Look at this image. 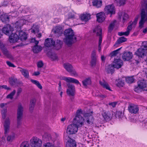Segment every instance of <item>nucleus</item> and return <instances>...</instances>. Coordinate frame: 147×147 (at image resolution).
<instances>
[{
  "label": "nucleus",
  "instance_id": "f257e3e1",
  "mask_svg": "<svg viewBox=\"0 0 147 147\" xmlns=\"http://www.w3.org/2000/svg\"><path fill=\"white\" fill-rule=\"evenodd\" d=\"M30 20L20 19L14 24V29L16 31L11 34L9 37V40L11 43H14L20 39L21 40H25L27 38L26 33L21 30V27L24 24H28Z\"/></svg>",
  "mask_w": 147,
  "mask_h": 147
},
{
  "label": "nucleus",
  "instance_id": "f03ea898",
  "mask_svg": "<svg viewBox=\"0 0 147 147\" xmlns=\"http://www.w3.org/2000/svg\"><path fill=\"white\" fill-rule=\"evenodd\" d=\"M65 38L64 42L67 45H71L76 41V38L73 30L71 28L66 29L64 32Z\"/></svg>",
  "mask_w": 147,
  "mask_h": 147
},
{
  "label": "nucleus",
  "instance_id": "7ed1b4c3",
  "mask_svg": "<svg viewBox=\"0 0 147 147\" xmlns=\"http://www.w3.org/2000/svg\"><path fill=\"white\" fill-rule=\"evenodd\" d=\"M82 111L81 109H78L76 111L75 117L74 118L73 123L79 127L84 125V119L81 115Z\"/></svg>",
  "mask_w": 147,
  "mask_h": 147
},
{
  "label": "nucleus",
  "instance_id": "20e7f679",
  "mask_svg": "<svg viewBox=\"0 0 147 147\" xmlns=\"http://www.w3.org/2000/svg\"><path fill=\"white\" fill-rule=\"evenodd\" d=\"M102 30L101 27L99 26H96L93 30V33L96 34L97 36H99L98 46V50L99 52L100 51L101 49V45L102 42Z\"/></svg>",
  "mask_w": 147,
  "mask_h": 147
},
{
  "label": "nucleus",
  "instance_id": "39448f33",
  "mask_svg": "<svg viewBox=\"0 0 147 147\" xmlns=\"http://www.w3.org/2000/svg\"><path fill=\"white\" fill-rule=\"evenodd\" d=\"M123 62L120 59H115L113 63V65H109V67L111 68V69H109L108 71L111 73L113 72L114 67L119 69L123 65Z\"/></svg>",
  "mask_w": 147,
  "mask_h": 147
},
{
  "label": "nucleus",
  "instance_id": "423d86ee",
  "mask_svg": "<svg viewBox=\"0 0 147 147\" xmlns=\"http://www.w3.org/2000/svg\"><path fill=\"white\" fill-rule=\"evenodd\" d=\"M79 127L75 123H73L67 126L66 132L69 134H75L78 131V128Z\"/></svg>",
  "mask_w": 147,
  "mask_h": 147
},
{
  "label": "nucleus",
  "instance_id": "0eeeda50",
  "mask_svg": "<svg viewBox=\"0 0 147 147\" xmlns=\"http://www.w3.org/2000/svg\"><path fill=\"white\" fill-rule=\"evenodd\" d=\"M30 143L32 147H40L42 144V141L38 138L33 137L30 140Z\"/></svg>",
  "mask_w": 147,
  "mask_h": 147
},
{
  "label": "nucleus",
  "instance_id": "6e6552de",
  "mask_svg": "<svg viewBox=\"0 0 147 147\" xmlns=\"http://www.w3.org/2000/svg\"><path fill=\"white\" fill-rule=\"evenodd\" d=\"M10 121L9 118H7L5 119L4 123V134L6 136L10 132Z\"/></svg>",
  "mask_w": 147,
  "mask_h": 147
},
{
  "label": "nucleus",
  "instance_id": "1a4fd4ad",
  "mask_svg": "<svg viewBox=\"0 0 147 147\" xmlns=\"http://www.w3.org/2000/svg\"><path fill=\"white\" fill-rule=\"evenodd\" d=\"M43 137L45 141H49L53 142L55 140L57 136L55 134L51 135L49 133H46L43 135Z\"/></svg>",
  "mask_w": 147,
  "mask_h": 147
},
{
  "label": "nucleus",
  "instance_id": "9d476101",
  "mask_svg": "<svg viewBox=\"0 0 147 147\" xmlns=\"http://www.w3.org/2000/svg\"><path fill=\"white\" fill-rule=\"evenodd\" d=\"M0 48L3 54L7 58L11 59H13V57L11 54L7 50L3 44L0 42Z\"/></svg>",
  "mask_w": 147,
  "mask_h": 147
},
{
  "label": "nucleus",
  "instance_id": "9b49d317",
  "mask_svg": "<svg viewBox=\"0 0 147 147\" xmlns=\"http://www.w3.org/2000/svg\"><path fill=\"white\" fill-rule=\"evenodd\" d=\"M24 110L23 107L22 105L19 104L17 109V122L19 123L22 118Z\"/></svg>",
  "mask_w": 147,
  "mask_h": 147
},
{
  "label": "nucleus",
  "instance_id": "f8f14e48",
  "mask_svg": "<svg viewBox=\"0 0 147 147\" xmlns=\"http://www.w3.org/2000/svg\"><path fill=\"white\" fill-rule=\"evenodd\" d=\"M105 11L107 14H114L115 13V7L113 5H108L105 6Z\"/></svg>",
  "mask_w": 147,
  "mask_h": 147
},
{
  "label": "nucleus",
  "instance_id": "ddd939ff",
  "mask_svg": "<svg viewBox=\"0 0 147 147\" xmlns=\"http://www.w3.org/2000/svg\"><path fill=\"white\" fill-rule=\"evenodd\" d=\"M128 110L132 113L136 114L139 111V108L137 105L133 104H130L128 107Z\"/></svg>",
  "mask_w": 147,
  "mask_h": 147
},
{
  "label": "nucleus",
  "instance_id": "4468645a",
  "mask_svg": "<svg viewBox=\"0 0 147 147\" xmlns=\"http://www.w3.org/2000/svg\"><path fill=\"white\" fill-rule=\"evenodd\" d=\"M14 30L15 31L14 28L13 29L11 27L10 25L8 24L5 26L2 29L3 32L7 35H9V34H10Z\"/></svg>",
  "mask_w": 147,
  "mask_h": 147
},
{
  "label": "nucleus",
  "instance_id": "2eb2a0df",
  "mask_svg": "<svg viewBox=\"0 0 147 147\" xmlns=\"http://www.w3.org/2000/svg\"><path fill=\"white\" fill-rule=\"evenodd\" d=\"M68 88L67 90V94L70 96H73L75 92L74 86L71 84L68 83L67 84Z\"/></svg>",
  "mask_w": 147,
  "mask_h": 147
},
{
  "label": "nucleus",
  "instance_id": "dca6fc26",
  "mask_svg": "<svg viewBox=\"0 0 147 147\" xmlns=\"http://www.w3.org/2000/svg\"><path fill=\"white\" fill-rule=\"evenodd\" d=\"M138 87H135L134 90L138 92V87L141 89H143L146 87L147 84L145 81L144 80L139 81L138 82Z\"/></svg>",
  "mask_w": 147,
  "mask_h": 147
},
{
  "label": "nucleus",
  "instance_id": "f3484780",
  "mask_svg": "<svg viewBox=\"0 0 147 147\" xmlns=\"http://www.w3.org/2000/svg\"><path fill=\"white\" fill-rule=\"evenodd\" d=\"M61 80H64L67 82L73 83L77 84H80L81 85L78 80L73 78L63 77L61 78Z\"/></svg>",
  "mask_w": 147,
  "mask_h": 147
},
{
  "label": "nucleus",
  "instance_id": "a211bd4d",
  "mask_svg": "<svg viewBox=\"0 0 147 147\" xmlns=\"http://www.w3.org/2000/svg\"><path fill=\"white\" fill-rule=\"evenodd\" d=\"M84 117L87 123L88 124H92L93 123L94 120L93 116L89 113H86L84 115Z\"/></svg>",
  "mask_w": 147,
  "mask_h": 147
},
{
  "label": "nucleus",
  "instance_id": "6ab92c4d",
  "mask_svg": "<svg viewBox=\"0 0 147 147\" xmlns=\"http://www.w3.org/2000/svg\"><path fill=\"white\" fill-rule=\"evenodd\" d=\"M132 53L129 52H124L123 54L122 58L123 60L128 61L132 58Z\"/></svg>",
  "mask_w": 147,
  "mask_h": 147
},
{
  "label": "nucleus",
  "instance_id": "aec40b11",
  "mask_svg": "<svg viewBox=\"0 0 147 147\" xmlns=\"http://www.w3.org/2000/svg\"><path fill=\"white\" fill-rule=\"evenodd\" d=\"M97 21L99 22H102L105 19V13L103 12H100L96 14Z\"/></svg>",
  "mask_w": 147,
  "mask_h": 147
},
{
  "label": "nucleus",
  "instance_id": "412c9836",
  "mask_svg": "<svg viewBox=\"0 0 147 147\" xmlns=\"http://www.w3.org/2000/svg\"><path fill=\"white\" fill-rule=\"evenodd\" d=\"M63 31L62 28L60 26H56L53 29L52 31L57 36L62 34Z\"/></svg>",
  "mask_w": 147,
  "mask_h": 147
},
{
  "label": "nucleus",
  "instance_id": "4be33fe9",
  "mask_svg": "<svg viewBox=\"0 0 147 147\" xmlns=\"http://www.w3.org/2000/svg\"><path fill=\"white\" fill-rule=\"evenodd\" d=\"M55 43V41L52 38H47L45 40V45L47 47L53 46Z\"/></svg>",
  "mask_w": 147,
  "mask_h": 147
},
{
  "label": "nucleus",
  "instance_id": "5701e85b",
  "mask_svg": "<svg viewBox=\"0 0 147 147\" xmlns=\"http://www.w3.org/2000/svg\"><path fill=\"white\" fill-rule=\"evenodd\" d=\"M145 52V49L143 48H140L137 50L135 53V54L139 57H142L144 55Z\"/></svg>",
  "mask_w": 147,
  "mask_h": 147
},
{
  "label": "nucleus",
  "instance_id": "b1692460",
  "mask_svg": "<svg viewBox=\"0 0 147 147\" xmlns=\"http://www.w3.org/2000/svg\"><path fill=\"white\" fill-rule=\"evenodd\" d=\"M76 142L72 139H70L66 144V147H76Z\"/></svg>",
  "mask_w": 147,
  "mask_h": 147
},
{
  "label": "nucleus",
  "instance_id": "393cba45",
  "mask_svg": "<svg viewBox=\"0 0 147 147\" xmlns=\"http://www.w3.org/2000/svg\"><path fill=\"white\" fill-rule=\"evenodd\" d=\"M102 115L105 120H110L112 117V115L110 114L109 112L103 111Z\"/></svg>",
  "mask_w": 147,
  "mask_h": 147
},
{
  "label": "nucleus",
  "instance_id": "a878e982",
  "mask_svg": "<svg viewBox=\"0 0 147 147\" xmlns=\"http://www.w3.org/2000/svg\"><path fill=\"white\" fill-rule=\"evenodd\" d=\"M92 3L94 6L97 8L100 7L102 5V2L101 0H93Z\"/></svg>",
  "mask_w": 147,
  "mask_h": 147
},
{
  "label": "nucleus",
  "instance_id": "bb28decb",
  "mask_svg": "<svg viewBox=\"0 0 147 147\" xmlns=\"http://www.w3.org/2000/svg\"><path fill=\"white\" fill-rule=\"evenodd\" d=\"M99 83L100 85L103 88L109 90H111L109 84L104 80H102V81H99Z\"/></svg>",
  "mask_w": 147,
  "mask_h": 147
},
{
  "label": "nucleus",
  "instance_id": "cd10ccee",
  "mask_svg": "<svg viewBox=\"0 0 147 147\" xmlns=\"http://www.w3.org/2000/svg\"><path fill=\"white\" fill-rule=\"evenodd\" d=\"M20 71L24 77L27 78H29V72L27 70L23 69H21L20 70Z\"/></svg>",
  "mask_w": 147,
  "mask_h": 147
},
{
  "label": "nucleus",
  "instance_id": "c85d7f7f",
  "mask_svg": "<svg viewBox=\"0 0 147 147\" xmlns=\"http://www.w3.org/2000/svg\"><path fill=\"white\" fill-rule=\"evenodd\" d=\"M116 22V20H113L111 22L108 27V30L109 32H111L113 30Z\"/></svg>",
  "mask_w": 147,
  "mask_h": 147
},
{
  "label": "nucleus",
  "instance_id": "c756f323",
  "mask_svg": "<svg viewBox=\"0 0 147 147\" xmlns=\"http://www.w3.org/2000/svg\"><path fill=\"white\" fill-rule=\"evenodd\" d=\"M6 137L7 141L11 142L15 138V134L14 133H11L6 136Z\"/></svg>",
  "mask_w": 147,
  "mask_h": 147
},
{
  "label": "nucleus",
  "instance_id": "7c9ffc66",
  "mask_svg": "<svg viewBox=\"0 0 147 147\" xmlns=\"http://www.w3.org/2000/svg\"><path fill=\"white\" fill-rule=\"evenodd\" d=\"M91 80L90 78H87L82 81V83L83 86L86 87L87 86L90 85L91 84Z\"/></svg>",
  "mask_w": 147,
  "mask_h": 147
},
{
  "label": "nucleus",
  "instance_id": "2f4dec72",
  "mask_svg": "<svg viewBox=\"0 0 147 147\" xmlns=\"http://www.w3.org/2000/svg\"><path fill=\"white\" fill-rule=\"evenodd\" d=\"M63 66L65 69L68 72L70 71L73 68L71 65L68 63H64Z\"/></svg>",
  "mask_w": 147,
  "mask_h": 147
},
{
  "label": "nucleus",
  "instance_id": "473e14b6",
  "mask_svg": "<svg viewBox=\"0 0 147 147\" xmlns=\"http://www.w3.org/2000/svg\"><path fill=\"white\" fill-rule=\"evenodd\" d=\"M0 18L3 22L6 23L9 21V17L7 15L5 14L2 15Z\"/></svg>",
  "mask_w": 147,
  "mask_h": 147
},
{
  "label": "nucleus",
  "instance_id": "72a5a7b5",
  "mask_svg": "<svg viewBox=\"0 0 147 147\" xmlns=\"http://www.w3.org/2000/svg\"><path fill=\"white\" fill-rule=\"evenodd\" d=\"M90 16L89 14H84L81 15V18L82 20L87 21L90 19Z\"/></svg>",
  "mask_w": 147,
  "mask_h": 147
},
{
  "label": "nucleus",
  "instance_id": "f704fd0d",
  "mask_svg": "<svg viewBox=\"0 0 147 147\" xmlns=\"http://www.w3.org/2000/svg\"><path fill=\"white\" fill-rule=\"evenodd\" d=\"M33 52L35 53H37L42 50V47L38 45L34 46L32 49Z\"/></svg>",
  "mask_w": 147,
  "mask_h": 147
},
{
  "label": "nucleus",
  "instance_id": "c9c22d12",
  "mask_svg": "<svg viewBox=\"0 0 147 147\" xmlns=\"http://www.w3.org/2000/svg\"><path fill=\"white\" fill-rule=\"evenodd\" d=\"M35 101L36 100L34 98L32 99L30 101L29 109L30 111H32L34 109Z\"/></svg>",
  "mask_w": 147,
  "mask_h": 147
},
{
  "label": "nucleus",
  "instance_id": "e433bc0d",
  "mask_svg": "<svg viewBox=\"0 0 147 147\" xmlns=\"http://www.w3.org/2000/svg\"><path fill=\"white\" fill-rule=\"evenodd\" d=\"M16 93L15 90H13L11 92L8 94L6 96L7 98L10 99L11 100L13 98V96Z\"/></svg>",
  "mask_w": 147,
  "mask_h": 147
},
{
  "label": "nucleus",
  "instance_id": "4c0bfd02",
  "mask_svg": "<svg viewBox=\"0 0 147 147\" xmlns=\"http://www.w3.org/2000/svg\"><path fill=\"white\" fill-rule=\"evenodd\" d=\"M31 81L33 84L36 85L40 89H41L42 88V86L40 84L39 82L38 81L32 79L31 80Z\"/></svg>",
  "mask_w": 147,
  "mask_h": 147
},
{
  "label": "nucleus",
  "instance_id": "58836bf2",
  "mask_svg": "<svg viewBox=\"0 0 147 147\" xmlns=\"http://www.w3.org/2000/svg\"><path fill=\"white\" fill-rule=\"evenodd\" d=\"M127 38H125L122 37L119 38L116 42V44H120L121 43L125 42L127 40Z\"/></svg>",
  "mask_w": 147,
  "mask_h": 147
},
{
  "label": "nucleus",
  "instance_id": "ea45409f",
  "mask_svg": "<svg viewBox=\"0 0 147 147\" xmlns=\"http://www.w3.org/2000/svg\"><path fill=\"white\" fill-rule=\"evenodd\" d=\"M125 80L127 82L131 84L134 82V79L133 77H129L126 78Z\"/></svg>",
  "mask_w": 147,
  "mask_h": 147
},
{
  "label": "nucleus",
  "instance_id": "a19ab883",
  "mask_svg": "<svg viewBox=\"0 0 147 147\" xmlns=\"http://www.w3.org/2000/svg\"><path fill=\"white\" fill-rule=\"evenodd\" d=\"M117 5L119 6H121L125 5L126 0H116Z\"/></svg>",
  "mask_w": 147,
  "mask_h": 147
},
{
  "label": "nucleus",
  "instance_id": "79ce46f5",
  "mask_svg": "<svg viewBox=\"0 0 147 147\" xmlns=\"http://www.w3.org/2000/svg\"><path fill=\"white\" fill-rule=\"evenodd\" d=\"M17 80L16 78H10L9 80V83L11 86L15 85L17 83Z\"/></svg>",
  "mask_w": 147,
  "mask_h": 147
},
{
  "label": "nucleus",
  "instance_id": "37998d69",
  "mask_svg": "<svg viewBox=\"0 0 147 147\" xmlns=\"http://www.w3.org/2000/svg\"><path fill=\"white\" fill-rule=\"evenodd\" d=\"M39 31V29L38 26H36L35 27V26L34 25L33 28L31 30V32L35 34L36 33H38Z\"/></svg>",
  "mask_w": 147,
  "mask_h": 147
},
{
  "label": "nucleus",
  "instance_id": "c03bdc74",
  "mask_svg": "<svg viewBox=\"0 0 147 147\" xmlns=\"http://www.w3.org/2000/svg\"><path fill=\"white\" fill-rule=\"evenodd\" d=\"M97 56L96 55V52L95 51H92L91 54V59H97Z\"/></svg>",
  "mask_w": 147,
  "mask_h": 147
},
{
  "label": "nucleus",
  "instance_id": "a18cd8bd",
  "mask_svg": "<svg viewBox=\"0 0 147 147\" xmlns=\"http://www.w3.org/2000/svg\"><path fill=\"white\" fill-rule=\"evenodd\" d=\"M29 144L27 141H24L22 142L21 144L20 147H28Z\"/></svg>",
  "mask_w": 147,
  "mask_h": 147
},
{
  "label": "nucleus",
  "instance_id": "49530a36",
  "mask_svg": "<svg viewBox=\"0 0 147 147\" xmlns=\"http://www.w3.org/2000/svg\"><path fill=\"white\" fill-rule=\"evenodd\" d=\"M129 32L128 31H126L125 32H119L118 33V34L119 36L125 35L127 36L129 34Z\"/></svg>",
  "mask_w": 147,
  "mask_h": 147
},
{
  "label": "nucleus",
  "instance_id": "de8ad7c7",
  "mask_svg": "<svg viewBox=\"0 0 147 147\" xmlns=\"http://www.w3.org/2000/svg\"><path fill=\"white\" fill-rule=\"evenodd\" d=\"M121 47L117 49L116 50H115L113 51L111 53V57L115 56L118 53V51L121 49Z\"/></svg>",
  "mask_w": 147,
  "mask_h": 147
},
{
  "label": "nucleus",
  "instance_id": "09e8293b",
  "mask_svg": "<svg viewBox=\"0 0 147 147\" xmlns=\"http://www.w3.org/2000/svg\"><path fill=\"white\" fill-rule=\"evenodd\" d=\"M69 72L70 73L71 75L72 76L76 77L78 76L77 73L76 71L73 69V68Z\"/></svg>",
  "mask_w": 147,
  "mask_h": 147
},
{
  "label": "nucleus",
  "instance_id": "8fccbe9b",
  "mask_svg": "<svg viewBox=\"0 0 147 147\" xmlns=\"http://www.w3.org/2000/svg\"><path fill=\"white\" fill-rule=\"evenodd\" d=\"M98 63L97 59H91L90 63L92 66H95Z\"/></svg>",
  "mask_w": 147,
  "mask_h": 147
},
{
  "label": "nucleus",
  "instance_id": "3c124183",
  "mask_svg": "<svg viewBox=\"0 0 147 147\" xmlns=\"http://www.w3.org/2000/svg\"><path fill=\"white\" fill-rule=\"evenodd\" d=\"M43 147H54L53 144L51 142H47L45 143L43 146Z\"/></svg>",
  "mask_w": 147,
  "mask_h": 147
},
{
  "label": "nucleus",
  "instance_id": "603ef678",
  "mask_svg": "<svg viewBox=\"0 0 147 147\" xmlns=\"http://www.w3.org/2000/svg\"><path fill=\"white\" fill-rule=\"evenodd\" d=\"M57 43L56 45L58 47V48L57 49H58L61 48L62 44V42L60 40H57Z\"/></svg>",
  "mask_w": 147,
  "mask_h": 147
},
{
  "label": "nucleus",
  "instance_id": "864d4df0",
  "mask_svg": "<svg viewBox=\"0 0 147 147\" xmlns=\"http://www.w3.org/2000/svg\"><path fill=\"white\" fill-rule=\"evenodd\" d=\"M128 15L125 13H124L123 14V22H124L127 20L128 18Z\"/></svg>",
  "mask_w": 147,
  "mask_h": 147
},
{
  "label": "nucleus",
  "instance_id": "5fc2aeb1",
  "mask_svg": "<svg viewBox=\"0 0 147 147\" xmlns=\"http://www.w3.org/2000/svg\"><path fill=\"white\" fill-rule=\"evenodd\" d=\"M124 85V82L120 79L119 80V82L117 85L118 86H123Z\"/></svg>",
  "mask_w": 147,
  "mask_h": 147
},
{
  "label": "nucleus",
  "instance_id": "6e6d98bb",
  "mask_svg": "<svg viewBox=\"0 0 147 147\" xmlns=\"http://www.w3.org/2000/svg\"><path fill=\"white\" fill-rule=\"evenodd\" d=\"M7 112L6 110H3L1 111L2 117L3 119H5L6 117V113Z\"/></svg>",
  "mask_w": 147,
  "mask_h": 147
},
{
  "label": "nucleus",
  "instance_id": "4d7b16f0",
  "mask_svg": "<svg viewBox=\"0 0 147 147\" xmlns=\"http://www.w3.org/2000/svg\"><path fill=\"white\" fill-rule=\"evenodd\" d=\"M146 42L144 41L142 42V45L141 48L144 47V48L146 49L147 48V44Z\"/></svg>",
  "mask_w": 147,
  "mask_h": 147
},
{
  "label": "nucleus",
  "instance_id": "13d9d810",
  "mask_svg": "<svg viewBox=\"0 0 147 147\" xmlns=\"http://www.w3.org/2000/svg\"><path fill=\"white\" fill-rule=\"evenodd\" d=\"M43 65V63L42 61H40L38 62L37 66L38 68H41Z\"/></svg>",
  "mask_w": 147,
  "mask_h": 147
},
{
  "label": "nucleus",
  "instance_id": "bf43d9fd",
  "mask_svg": "<svg viewBox=\"0 0 147 147\" xmlns=\"http://www.w3.org/2000/svg\"><path fill=\"white\" fill-rule=\"evenodd\" d=\"M6 63L9 67H15L13 64L9 61H6Z\"/></svg>",
  "mask_w": 147,
  "mask_h": 147
},
{
  "label": "nucleus",
  "instance_id": "052dcab7",
  "mask_svg": "<svg viewBox=\"0 0 147 147\" xmlns=\"http://www.w3.org/2000/svg\"><path fill=\"white\" fill-rule=\"evenodd\" d=\"M117 104V102H113L110 103H109V105L113 107H114L116 106V105Z\"/></svg>",
  "mask_w": 147,
  "mask_h": 147
},
{
  "label": "nucleus",
  "instance_id": "680f3d73",
  "mask_svg": "<svg viewBox=\"0 0 147 147\" xmlns=\"http://www.w3.org/2000/svg\"><path fill=\"white\" fill-rule=\"evenodd\" d=\"M132 24L129 25L127 27V31H128L129 33L130 31L131 30L132 28Z\"/></svg>",
  "mask_w": 147,
  "mask_h": 147
},
{
  "label": "nucleus",
  "instance_id": "e2e57ef3",
  "mask_svg": "<svg viewBox=\"0 0 147 147\" xmlns=\"http://www.w3.org/2000/svg\"><path fill=\"white\" fill-rule=\"evenodd\" d=\"M22 91V90L21 88H19L16 94V96L17 97L21 93V92Z\"/></svg>",
  "mask_w": 147,
  "mask_h": 147
},
{
  "label": "nucleus",
  "instance_id": "0e129e2a",
  "mask_svg": "<svg viewBox=\"0 0 147 147\" xmlns=\"http://www.w3.org/2000/svg\"><path fill=\"white\" fill-rule=\"evenodd\" d=\"M2 87V89L4 88L5 89L7 90H11V89L10 88L8 87L6 85H3L2 86H1Z\"/></svg>",
  "mask_w": 147,
  "mask_h": 147
},
{
  "label": "nucleus",
  "instance_id": "69168bd1",
  "mask_svg": "<svg viewBox=\"0 0 147 147\" xmlns=\"http://www.w3.org/2000/svg\"><path fill=\"white\" fill-rule=\"evenodd\" d=\"M51 57L53 59V60H55L57 59V57L56 55L55 54H53L52 55Z\"/></svg>",
  "mask_w": 147,
  "mask_h": 147
},
{
  "label": "nucleus",
  "instance_id": "338daca9",
  "mask_svg": "<svg viewBox=\"0 0 147 147\" xmlns=\"http://www.w3.org/2000/svg\"><path fill=\"white\" fill-rule=\"evenodd\" d=\"M59 88H58V90L59 91H60L61 90V81H59Z\"/></svg>",
  "mask_w": 147,
  "mask_h": 147
},
{
  "label": "nucleus",
  "instance_id": "774afa93",
  "mask_svg": "<svg viewBox=\"0 0 147 147\" xmlns=\"http://www.w3.org/2000/svg\"><path fill=\"white\" fill-rule=\"evenodd\" d=\"M40 74V73L39 71H36V72H35L34 74L33 75L35 76H37L39 75Z\"/></svg>",
  "mask_w": 147,
  "mask_h": 147
}]
</instances>
